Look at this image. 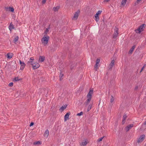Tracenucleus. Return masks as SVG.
<instances>
[{"label":"nucleus","instance_id":"nucleus-1","mask_svg":"<svg viewBox=\"0 0 146 146\" xmlns=\"http://www.w3.org/2000/svg\"><path fill=\"white\" fill-rule=\"evenodd\" d=\"M49 38L48 36H44L41 40L42 42V44H43L44 46H46L48 44V41Z\"/></svg>","mask_w":146,"mask_h":146},{"label":"nucleus","instance_id":"nucleus-2","mask_svg":"<svg viewBox=\"0 0 146 146\" xmlns=\"http://www.w3.org/2000/svg\"><path fill=\"white\" fill-rule=\"evenodd\" d=\"M145 25V24H143L140 25L137 29L135 30L136 32L137 33H140L143 30V28L144 26Z\"/></svg>","mask_w":146,"mask_h":146},{"label":"nucleus","instance_id":"nucleus-3","mask_svg":"<svg viewBox=\"0 0 146 146\" xmlns=\"http://www.w3.org/2000/svg\"><path fill=\"white\" fill-rule=\"evenodd\" d=\"M118 29L116 27H115V32L113 35V38H115L118 35Z\"/></svg>","mask_w":146,"mask_h":146},{"label":"nucleus","instance_id":"nucleus-4","mask_svg":"<svg viewBox=\"0 0 146 146\" xmlns=\"http://www.w3.org/2000/svg\"><path fill=\"white\" fill-rule=\"evenodd\" d=\"M31 65H32L33 69H36L38 68L40 66L39 64L37 62L32 63L31 64Z\"/></svg>","mask_w":146,"mask_h":146},{"label":"nucleus","instance_id":"nucleus-5","mask_svg":"<svg viewBox=\"0 0 146 146\" xmlns=\"http://www.w3.org/2000/svg\"><path fill=\"white\" fill-rule=\"evenodd\" d=\"M133 124H131L127 125L126 127L125 128L126 132H127L129 130L131 129L132 127H133Z\"/></svg>","mask_w":146,"mask_h":146},{"label":"nucleus","instance_id":"nucleus-6","mask_svg":"<svg viewBox=\"0 0 146 146\" xmlns=\"http://www.w3.org/2000/svg\"><path fill=\"white\" fill-rule=\"evenodd\" d=\"M80 11V10H78L75 13L73 18V19L75 20H76L78 19Z\"/></svg>","mask_w":146,"mask_h":146},{"label":"nucleus","instance_id":"nucleus-7","mask_svg":"<svg viewBox=\"0 0 146 146\" xmlns=\"http://www.w3.org/2000/svg\"><path fill=\"white\" fill-rule=\"evenodd\" d=\"M145 137V135H141L137 140V142L139 143L141 142H142L144 140Z\"/></svg>","mask_w":146,"mask_h":146},{"label":"nucleus","instance_id":"nucleus-8","mask_svg":"<svg viewBox=\"0 0 146 146\" xmlns=\"http://www.w3.org/2000/svg\"><path fill=\"white\" fill-rule=\"evenodd\" d=\"M19 61L21 65L20 69L21 70H23L25 67V64L24 62H22L20 60H19Z\"/></svg>","mask_w":146,"mask_h":146},{"label":"nucleus","instance_id":"nucleus-9","mask_svg":"<svg viewBox=\"0 0 146 146\" xmlns=\"http://www.w3.org/2000/svg\"><path fill=\"white\" fill-rule=\"evenodd\" d=\"M93 90L92 89H90L89 92L88 93L87 96V98H92V96L93 93Z\"/></svg>","mask_w":146,"mask_h":146},{"label":"nucleus","instance_id":"nucleus-10","mask_svg":"<svg viewBox=\"0 0 146 146\" xmlns=\"http://www.w3.org/2000/svg\"><path fill=\"white\" fill-rule=\"evenodd\" d=\"M70 114V112H68L64 116V120L65 121H67L68 119L69 115Z\"/></svg>","mask_w":146,"mask_h":146},{"label":"nucleus","instance_id":"nucleus-11","mask_svg":"<svg viewBox=\"0 0 146 146\" xmlns=\"http://www.w3.org/2000/svg\"><path fill=\"white\" fill-rule=\"evenodd\" d=\"M136 46L135 45H134L130 49L129 51V54H132L133 51L135 48Z\"/></svg>","mask_w":146,"mask_h":146},{"label":"nucleus","instance_id":"nucleus-12","mask_svg":"<svg viewBox=\"0 0 146 146\" xmlns=\"http://www.w3.org/2000/svg\"><path fill=\"white\" fill-rule=\"evenodd\" d=\"M9 28L10 31H11L13 29H14V25H13L12 22L10 23L9 26Z\"/></svg>","mask_w":146,"mask_h":146},{"label":"nucleus","instance_id":"nucleus-13","mask_svg":"<svg viewBox=\"0 0 146 146\" xmlns=\"http://www.w3.org/2000/svg\"><path fill=\"white\" fill-rule=\"evenodd\" d=\"M45 59V57L42 56H40L38 60L41 62L44 61Z\"/></svg>","mask_w":146,"mask_h":146},{"label":"nucleus","instance_id":"nucleus-14","mask_svg":"<svg viewBox=\"0 0 146 146\" xmlns=\"http://www.w3.org/2000/svg\"><path fill=\"white\" fill-rule=\"evenodd\" d=\"M88 99L87 100V101L86 102H85L84 103V104L86 105V106H87V105H88L89 102H90L91 100V99L90 98H88Z\"/></svg>","mask_w":146,"mask_h":146},{"label":"nucleus","instance_id":"nucleus-15","mask_svg":"<svg viewBox=\"0 0 146 146\" xmlns=\"http://www.w3.org/2000/svg\"><path fill=\"white\" fill-rule=\"evenodd\" d=\"M49 135V131L48 129L46 130L44 134V135L47 137Z\"/></svg>","mask_w":146,"mask_h":146},{"label":"nucleus","instance_id":"nucleus-16","mask_svg":"<svg viewBox=\"0 0 146 146\" xmlns=\"http://www.w3.org/2000/svg\"><path fill=\"white\" fill-rule=\"evenodd\" d=\"M64 76V74L62 73V71H60V80H62L63 78L62 77Z\"/></svg>","mask_w":146,"mask_h":146},{"label":"nucleus","instance_id":"nucleus-17","mask_svg":"<svg viewBox=\"0 0 146 146\" xmlns=\"http://www.w3.org/2000/svg\"><path fill=\"white\" fill-rule=\"evenodd\" d=\"M59 6H56V7H54L53 8V10L54 11L56 12L58 10V9H59Z\"/></svg>","mask_w":146,"mask_h":146},{"label":"nucleus","instance_id":"nucleus-18","mask_svg":"<svg viewBox=\"0 0 146 146\" xmlns=\"http://www.w3.org/2000/svg\"><path fill=\"white\" fill-rule=\"evenodd\" d=\"M67 106L66 105H64V106H62L61 108L60 109V110L61 109L62 110H64L65 109H66V107Z\"/></svg>","mask_w":146,"mask_h":146},{"label":"nucleus","instance_id":"nucleus-19","mask_svg":"<svg viewBox=\"0 0 146 146\" xmlns=\"http://www.w3.org/2000/svg\"><path fill=\"white\" fill-rule=\"evenodd\" d=\"M95 17L96 18V22H98V21L99 18L98 15L96 14L95 15Z\"/></svg>","mask_w":146,"mask_h":146},{"label":"nucleus","instance_id":"nucleus-20","mask_svg":"<svg viewBox=\"0 0 146 146\" xmlns=\"http://www.w3.org/2000/svg\"><path fill=\"white\" fill-rule=\"evenodd\" d=\"M126 1L124 0H122L121 2V5H122L123 6H124L126 3Z\"/></svg>","mask_w":146,"mask_h":146},{"label":"nucleus","instance_id":"nucleus-21","mask_svg":"<svg viewBox=\"0 0 146 146\" xmlns=\"http://www.w3.org/2000/svg\"><path fill=\"white\" fill-rule=\"evenodd\" d=\"M87 143V142L86 141L82 142L80 144V145L81 146H85Z\"/></svg>","mask_w":146,"mask_h":146},{"label":"nucleus","instance_id":"nucleus-22","mask_svg":"<svg viewBox=\"0 0 146 146\" xmlns=\"http://www.w3.org/2000/svg\"><path fill=\"white\" fill-rule=\"evenodd\" d=\"M41 144V141H36V142H34L33 143L34 145H37V144L40 145V144Z\"/></svg>","mask_w":146,"mask_h":146},{"label":"nucleus","instance_id":"nucleus-23","mask_svg":"<svg viewBox=\"0 0 146 146\" xmlns=\"http://www.w3.org/2000/svg\"><path fill=\"white\" fill-rule=\"evenodd\" d=\"M33 61L29 60V61H28L27 64L28 65L30 66V65H31V64L33 63Z\"/></svg>","mask_w":146,"mask_h":146},{"label":"nucleus","instance_id":"nucleus-24","mask_svg":"<svg viewBox=\"0 0 146 146\" xmlns=\"http://www.w3.org/2000/svg\"><path fill=\"white\" fill-rule=\"evenodd\" d=\"M7 57L8 58L10 59L12 57V56L10 55V53H8L7 54Z\"/></svg>","mask_w":146,"mask_h":146},{"label":"nucleus","instance_id":"nucleus-25","mask_svg":"<svg viewBox=\"0 0 146 146\" xmlns=\"http://www.w3.org/2000/svg\"><path fill=\"white\" fill-rule=\"evenodd\" d=\"M19 39V37L18 36H16L15 37V38H14V42H17L18 40V39Z\"/></svg>","mask_w":146,"mask_h":146},{"label":"nucleus","instance_id":"nucleus-26","mask_svg":"<svg viewBox=\"0 0 146 146\" xmlns=\"http://www.w3.org/2000/svg\"><path fill=\"white\" fill-rule=\"evenodd\" d=\"M21 78H20L19 79L18 77H16L14 78V80L15 81H18L21 80Z\"/></svg>","mask_w":146,"mask_h":146},{"label":"nucleus","instance_id":"nucleus-27","mask_svg":"<svg viewBox=\"0 0 146 146\" xmlns=\"http://www.w3.org/2000/svg\"><path fill=\"white\" fill-rule=\"evenodd\" d=\"M92 107V106L91 104L89 105L88 107L87 111H89L91 109Z\"/></svg>","mask_w":146,"mask_h":146},{"label":"nucleus","instance_id":"nucleus-28","mask_svg":"<svg viewBox=\"0 0 146 146\" xmlns=\"http://www.w3.org/2000/svg\"><path fill=\"white\" fill-rule=\"evenodd\" d=\"M115 62V61L114 60H113L111 61V62L110 64V65L113 66L114 65Z\"/></svg>","mask_w":146,"mask_h":146},{"label":"nucleus","instance_id":"nucleus-29","mask_svg":"<svg viewBox=\"0 0 146 146\" xmlns=\"http://www.w3.org/2000/svg\"><path fill=\"white\" fill-rule=\"evenodd\" d=\"M9 11L12 12H13L14 11V9L13 7H9Z\"/></svg>","mask_w":146,"mask_h":146},{"label":"nucleus","instance_id":"nucleus-30","mask_svg":"<svg viewBox=\"0 0 146 146\" xmlns=\"http://www.w3.org/2000/svg\"><path fill=\"white\" fill-rule=\"evenodd\" d=\"M84 113L82 111H81L80 113H78L77 114V115L80 116L81 115H82Z\"/></svg>","mask_w":146,"mask_h":146},{"label":"nucleus","instance_id":"nucleus-31","mask_svg":"<svg viewBox=\"0 0 146 146\" xmlns=\"http://www.w3.org/2000/svg\"><path fill=\"white\" fill-rule=\"evenodd\" d=\"M114 100V98L112 96H111V98L110 100V102L111 103H112L113 102Z\"/></svg>","mask_w":146,"mask_h":146},{"label":"nucleus","instance_id":"nucleus-32","mask_svg":"<svg viewBox=\"0 0 146 146\" xmlns=\"http://www.w3.org/2000/svg\"><path fill=\"white\" fill-rule=\"evenodd\" d=\"M104 137V136L100 138L99 139H98V140H97V141L98 142H100L101 141H102L103 139V138Z\"/></svg>","mask_w":146,"mask_h":146},{"label":"nucleus","instance_id":"nucleus-33","mask_svg":"<svg viewBox=\"0 0 146 146\" xmlns=\"http://www.w3.org/2000/svg\"><path fill=\"white\" fill-rule=\"evenodd\" d=\"M98 64H95V70H97V69L98 68Z\"/></svg>","mask_w":146,"mask_h":146},{"label":"nucleus","instance_id":"nucleus-34","mask_svg":"<svg viewBox=\"0 0 146 146\" xmlns=\"http://www.w3.org/2000/svg\"><path fill=\"white\" fill-rule=\"evenodd\" d=\"M98 64H95V70H97V69L98 68Z\"/></svg>","mask_w":146,"mask_h":146},{"label":"nucleus","instance_id":"nucleus-35","mask_svg":"<svg viewBox=\"0 0 146 146\" xmlns=\"http://www.w3.org/2000/svg\"><path fill=\"white\" fill-rule=\"evenodd\" d=\"M102 11H100V10H99V11H98L96 13V14H97L98 15H99V14H100L101 13H102Z\"/></svg>","mask_w":146,"mask_h":146},{"label":"nucleus","instance_id":"nucleus-36","mask_svg":"<svg viewBox=\"0 0 146 146\" xmlns=\"http://www.w3.org/2000/svg\"><path fill=\"white\" fill-rule=\"evenodd\" d=\"M127 117V116L126 114H124L123 116V119L124 120L125 119H126Z\"/></svg>","mask_w":146,"mask_h":146},{"label":"nucleus","instance_id":"nucleus-37","mask_svg":"<svg viewBox=\"0 0 146 146\" xmlns=\"http://www.w3.org/2000/svg\"><path fill=\"white\" fill-rule=\"evenodd\" d=\"M13 82H11L9 83V86L10 87H12L13 85Z\"/></svg>","mask_w":146,"mask_h":146},{"label":"nucleus","instance_id":"nucleus-38","mask_svg":"<svg viewBox=\"0 0 146 146\" xmlns=\"http://www.w3.org/2000/svg\"><path fill=\"white\" fill-rule=\"evenodd\" d=\"M100 59H99V58H98L96 60V62H97V63H99L100 62Z\"/></svg>","mask_w":146,"mask_h":146},{"label":"nucleus","instance_id":"nucleus-39","mask_svg":"<svg viewBox=\"0 0 146 146\" xmlns=\"http://www.w3.org/2000/svg\"><path fill=\"white\" fill-rule=\"evenodd\" d=\"M113 66H111L110 65H109V70H111Z\"/></svg>","mask_w":146,"mask_h":146},{"label":"nucleus","instance_id":"nucleus-40","mask_svg":"<svg viewBox=\"0 0 146 146\" xmlns=\"http://www.w3.org/2000/svg\"><path fill=\"white\" fill-rule=\"evenodd\" d=\"M141 0H137L136 2L135 3V4L136 5V4L137 3L138 4L139 3L140 1H141Z\"/></svg>","mask_w":146,"mask_h":146},{"label":"nucleus","instance_id":"nucleus-41","mask_svg":"<svg viewBox=\"0 0 146 146\" xmlns=\"http://www.w3.org/2000/svg\"><path fill=\"white\" fill-rule=\"evenodd\" d=\"M34 124V123H33V122H31L30 123V126H31L33 125Z\"/></svg>","mask_w":146,"mask_h":146},{"label":"nucleus","instance_id":"nucleus-42","mask_svg":"<svg viewBox=\"0 0 146 146\" xmlns=\"http://www.w3.org/2000/svg\"><path fill=\"white\" fill-rule=\"evenodd\" d=\"M46 0H42V3L43 4H44L45 3Z\"/></svg>","mask_w":146,"mask_h":146},{"label":"nucleus","instance_id":"nucleus-43","mask_svg":"<svg viewBox=\"0 0 146 146\" xmlns=\"http://www.w3.org/2000/svg\"><path fill=\"white\" fill-rule=\"evenodd\" d=\"M49 30L48 29H46V31H45V33L46 34V33L48 32V31Z\"/></svg>","mask_w":146,"mask_h":146},{"label":"nucleus","instance_id":"nucleus-44","mask_svg":"<svg viewBox=\"0 0 146 146\" xmlns=\"http://www.w3.org/2000/svg\"><path fill=\"white\" fill-rule=\"evenodd\" d=\"M110 0H104V2H108Z\"/></svg>","mask_w":146,"mask_h":146},{"label":"nucleus","instance_id":"nucleus-45","mask_svg":"<svg viewBox=\"0 0 146 146\" xmlns=\"http://www.w3.org/2000/svg\"><path fill=\"white\" fill-rule=\"evenodd\" d=\"M30 60L33 61V60H34V58L33 57H31L30 58Z\"/></svg>","mask_w":146,"mask_h":146},{"label":"nucleus","instance_id":"nucleus-46","mask_svg":"<svg viewBox=\"0 0 146 146\" xmlns=\"http://www.w3.org/2000/svg\"><path fill=\"white\" fill-rule=\"evenodd\" d=\"M125 119L124 120L123 119V121H122V124H123L124 123L125 121Z\"/></svg>","mask_w":146,"mask_h":146},{"label":"nucleus","instance_id":"nucleus-47","mask_svg":"<svg viewBox=\"0 0 146 146\" xmlns=\"http://www.w3.org/2000/svg\"><path fill=\"white\" fill-rule=\"evenodd\" d=\"M144 68V67H143L142 68H141V70H140V72H141L142 71V70H143V69Z\"/></svg>","mask_w":146,"mask_h":146},{"label":"nucleus","instance_id":"nucleus-48","mask_svg":"<svg viewBox=\"0 0 146 146\" xmlns=\"http://www.w3.org/2000/svg\"><path fill=\"white\" fill-rule=\"evenodd\" d=\"M138 89V86H136L135 87V90H137V89Z\"/></svg>","mask_w":146,"mask_h":146},{"label":"nucleus","instance_id":"nucleus-49","mask_svg":"<svg viewBox=\"0 0 146 146\" xmlns=\"http://www.w3.org/2000/svg\"><path fill=\"white\" fill-rule=\"evenodd\" d=\"M73 67L72 66V65L71 67H70V68H71V69H72L73 68Z\"/></svg>","mask_w":146,"mask_h":146},{"label":"nucleus","instance_id":"nucleus-50","mask_svg":"<svg viewBox=\"0 0 146 146\" xmlns=\"http://www.w3.org/2000/svg\"><path fill=\"white\" fill-rule=\"evenodd\" d=\"M144 124L145 125H146V121L144 122Z\"/></svg>","mask_w":146,"mask_h":146},{"label":"nucleus","instance_id":"nucleus-51","mask_svg":"<svg viewBox=\"0 0 146 146\" xmlns=\"http://www.w3.org/2000/svg\"><path fill=\"white\" fill-rule=\"evenodd\" d=\"M146 66V64H144L143 66V67H144H144H145V66Z\"/></svg>","mask_w":146,"mask_h":146},{"label":"nucleus","instance_id":"nucleus-52","mask_svg":"<svg viewBox=\"0 0 146 146\" xmlns=\"http://www.w3.org/2000/svg\"><path fill=\"white\" fill-rule=\"evenodd\" d=\"M99 63H97V62H96V64H98H98H99Z\"/></svg>","mask_w":146,"mask_h":146},{"label":"nucleus","instance_id":"nucleus-53","mask_svg":"<svg viewBox=\"0 0 146 146\" xmlns=\"http://www.w3.org/2000/svg\"><path fill=\"white\" fill-rule=\"evenodd\" d=\"M110 92H108V94H110Z\"/></svg>","mask_w":146,"mask_h":146}]
</instances>
